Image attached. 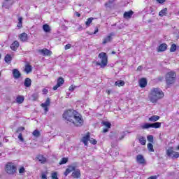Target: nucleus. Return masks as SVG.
<instances>
[{
    "label": "nucleus",
    "instance_id": "obj_61",
    "mask_svg": "<svg viewBox=\"0 0 179 179\" xmlns=\"http://www.w3.org/2000/svg\"><path fill=\"white\" fill-rule=\"evenodd\" d=\"M177 149L179 150V145L178 146Z\"/></svg>",
    "mask_w": 179,
    "mask_h": 179
},
{
    "label": "nucleus",
    "instance_id": "obj_31",
    "mask_svg": "<svg viewBox=\"0 0 179 179\" xmlns=\"http://www.w3.org/2000/svg\"><path fill=\"white\" fill-rule=\"evenodd\" d=\"M93 20H94V18L93 17H90L87 20L85 24L87 26V27H89V26H90L92 22H93Z\"/></svg>",
    "mask_w": 179,
    "mask_h": 179
},
{
    "label": "nucleus",
    "instance_id": "obj_52",
    "mask_svg": "<svg viewBox=\"0 0 179 179\" xmlns=\"http://www.w3.org/2000/svg\"><path fill=\"white\" fill-rule=\"evenodd\" d=\"M58 87H61L57 84L55 86L53 87V90H57Z\"/></svg>",
    "mask_w": 179,
    "mask_h": 179
},
{
    "label": "nucleus",
    "instance_id": "obj_45",
    "mask_svg": "<svg viewBox=\"0 0 179 179\" xmlns=\"http://www.w3.org/2000/svg\"><path fill=\"white\" fill-rule=\"evenodd\" d=\"M90 142L92 145H96L97 143V141L94 138H90Z\"/></svg>",
    "mask_w": 179,
    "mask_h": 179
},
{
    "label": "nucleus",
    "instance_id": "obj_6",
    "mask_svg": "<svg viewBox=\"0 0 179 179\" xmlns=\"http://www.w3.org/2000/svg\"><path fill=\"white\" fill-rule=\"evenodd\" d=\"M160 127H162V123L157 122L155 123H145L144 124L141 128L142 129H149V128H160Z\"/></svg>",
    "mask_w": 179,
    "mask_h": 179
},
{
    "label": "nucleus",
    "instance_id": "obj_26",
    "mask_svg": "<svg viewBox=\"0 0 179 179\" xmlns=\"http://www.w3.org/2000/svg\"><path fill=\"white\" fill-rule=\"evenodd\" d=\"M16 101H17V103H18V104H22V103H23V101H24V96H18L16 98Z\"/></svg>",
    "mask_w": 179,
    "mask_h": 179
},
{
    "label": "nucleus",
    "instance_id": "obj_54",
    "mask_svg": "<svg viewBox=\"0 0 179 179\" xmlns=\"http://www.w3.org/2000/svg\"><path fill=\"white\" fill-rule=\"evenodd\" d=\"M164 1L166 0H157V1L159 2V3H164Z\"/></svg>",
    "mask_w": 179,
    "mask_h": 179
},
{
    "label": "nucleus",
    "instance_id": "obj_38",
    "mask_svg": "<svg viewBox=\"0 0 179 179\" xmlns=\"http://www.w3.org/2000/svg\"><path fill=\"white\" fill-rule=\"evenodd\" d=\"M139 142L141 145H146V138L144 137H141L139 138Z\"/></svg>",
    "mask_w": 179,
    "mask_h": 179
},
{
    "label": "nucleus",
    "instance_id": "obj_18",
    "mask_svg": "<svg viewBox=\"0 0 179 179\" xmlns=\"http://www.w3.org/2000/svg\"><path fill=\"white\" fill-rule=\"evenodd\" d=\"M146 85H148V80L145 78H141L139 80V86L140 87H146Z\"/></svg>",
    "mask_w": 179,
    "mask_h": 179
},
{
    "label": "nucleus",
    "instance_id": "obj_49",
    "mask_svg": "<svg viewBox=\"0 0 179 179\" xmlns=\"http://www.w3.org/2000/svg\"><path fill=\"white\" fill-rule=\"evenodd\" d=\"M125 135H126L125 132H123L122 134V136H121V137L119 138V141H122V139H123L124 138H125Z\"/></svg>",
    "mask_w": 179,
    "mask_h": 179
},
{
    "label": "nucleus",
    "instance_id": "obj_42",
    "mask_svg": "<svg viewBox=\"0 0 179 179\" xmlns=\"http://www.w3.org/2000/svg\"><path fill=\"white\" fill-rule=\"evenodd\" d=\"M18 139L20 141V142H24V138H23L22 133H19Z\"/></svg>",
    "mask_w": 179,
    "mask_h": 179
},
{
    "label": "nucleus",
    "instance_id": "obj_16",
    "mask_svg": "<svg viewBox=\"0 0 179 179\" xmlns=\"http://www.w3.org/2000/svg\"><path fill=\"white\" fill-rule=\"evenodd\" d=\"M132 15H134V11L130 10L125 12L123 15L124 19H131L132 17Z\"/></svg>",
    "mask_w": 179,
    "mask_h": 179
},
{
    "label": "nucleus",
    "instance_id": "obj_13",
    "mask_svg": "<svg viewBox=\"0 0 179 179\" xmlns=\"http://www.w3.org/2000/svg\"><path fill=\"white\" fill-rule=\"evenodd\" d=\"M19 41H15L10 45V48L13 51H16L19 48Z\"/></svg>",
    "mask_w": 179,
    "mask_h": 179
},
{
    "label": "nucleus",
    "instance_id": "obj_4",
    "mask_svg": "<svg viewBox=\"0 0 179 179\" xmlns=\"http://www.w3.org/2000/svg\"><path fill=\"white\" fill-rule=\"evenodd\" d=\"M99 58H100L101 62H97L96 65H98L99 66H101V68H106L108 64L107 55L104 52H101L99 55Z\"/></svg>",
    "mask_w": 179,
    "mask_h": 179
},
{
    "label": "nucleus",
    "instance_id": "obj_60",
    "mask_svg": "<svg viewBox=\"0 0 179 179\" xmlns=\"http://www.w3.org/2000/svg\"><path fill=\"white\" fill-rule=\"evenodd\" d=\"M2 57V55L0 54V59H1V57Z\"/></svg>",
    "mask_w": 179,
    "mask_h": 179
},
{
    "label": "nucleus",
    "instance_id": "obj_32",
    "mask_svg": "<svg viewBox=\"0 0 179 179\" xmlns=\"http://www.w3.org/2000/svg\"><path fill=\"white\" fill-rule=\"evenodd\" d=\"M32 135L34 136H35V138H38L40 137V136L41 135V134L40 133V131L38 130H34L32 133Z\"/></svg>",
    "mask_w": 179,
    "mask_h": 179
},
{
    "label": "nucleus",
    "instance_id": "obj_58",
    "mask_svg": "<svg viewBox=\"0 0 179 179\" xmlns=\"http://www.w3.org/2000/svg\"><path fill=\"white\" fill-rule=\"evenodd\" d=\"M3 141L6 142V143H8L9 141V140H8V138H5L3 139Z\"/></svg>",
    "mask_w": 179,
    "mask_h": 179
},
{
    "label": "nucleus",
    "instance_id": "obj_41",
    "mask_svg": "<svg viewBox=\"0 0 179 179\" xmlns=\"http://www.w3.org/2000/svg\"><path fill=\"white\" fill-rule=\"evenodd\" d=\"M22 131H24V127H18L16 132L17 134H20L22 133Z\"/></svg>",
    "mask_w": 179,
    "mask_h": 179
},
{
    "label": "nucleus",
    "instance_id": "obj_50",
    "mask_svg": "<svg viewBox=\"0 0 179 179\" xmlns=\"http://www.w3.org/2000/svg\"><path fill=\"white\" fill-rule=\"evenodd\" d=\"M97 33H99V27H95V31H94V33H92V34H96Z\"/></svg>",
    "mask_w": 179,
    "mask_h": 179
},
{
    "label": "nucleus",
    "instance_id": "obj_24",
    "mask_svg": "<svg viewBox=\"0 0 179 179\" xmlns=\"http://www.w3.org/2000/svg\"><path fill=\"white\" fill-rule=\"evenodd\" d=\"M43 31L45 33H50L51 31V28L50 27V25L45 24L43 26Z\"/></svg>",
    "mask_w": 179,
    "mask_h": 179
},
{
    "label": "nucleus",
    "instance_id": "obj_12",
    "mask_svg": "<svg viewBox=\"0 0 179 179\" xmlns=\"http://www.w3.org/2000/svg\"><path fill=\"white\" fill-rule=\"evenodd\" d=\"M90 140V133L88 132L86 136L83 137L82 142L85 146H87V142Z\"/></svg>",
    "mask_w": 179,
    "mask_h": 179
},
{
    "label": "nucleus",
    "instance_id": "obj_11",
    "mask_svg": "<svg viewBox=\"0 0 179 179\" xmlns=\"http://www.w3.org/2000/svg\"><path fill=\"white\" fill-rule=\"evenodd\" d=\"M13 76L14 79H19L22 76V73L18 69H15L13 70Z\"/></svg>",
    "mask_w": 179,
    "mask_h": 179
},
{
    "label": "nucleus",
    "instance_id": "obj_3",
    "mask_svg": "<svg viewBox=\"0 0 179 179\" xmlns=\"http://www.w3.org/2000/svg\"><path fill=\"white\" fill-rule=\"evenodd\" d=\"M177 78V74L174 71H169L166 75V82L168 85H173L176 83V78Z\"/></svg>",
    "mask_w": 179,
    "mask_h": 179
},
{
    "label": "nucleus",
    "instance_id": "obj_29",
    "mask_svg": "<svg viewBox=\"0 0 179 179\" xmlns=\"http://www.w3.org/2000/svg\"><path fill=\"white\" fill-rule=\"evenodd\" d=\"M31 71H32V69L31 65L27 64L25 66L24 71L26 72V73H30Z\"/></svg>",
    "mask_w": 179,
    "mask_h": 179
},
{
    "label": "nucleus",
    "instance_id": "obj_27",
    "mask_svg": "<svg viewBox=\"0 0 179 179\" xmlns=\"http://www.w3.org/2000/svg\"><path fill=\"white\" fill-rule=\"evenodd\" d=\"M64 83H65V80H64V78L62 77H59L58 79H57V85L58 86H62L64 85Z\"/></svg>",
    "mask_w": 179,
    "mask_h": 179
},
{
    "label": "nucleus",
    "instance_id": "obj_30",
    "mask_svg": "<svg viewBox=\"0 0 179 179\" xmlns=\"http://www.w3.org/2000/svg\"><path fill=\"white\" fill-rule=\"evenodd\" d=\"M166 13H167V9L164 8L163 10L159 11V16H160L161 17H163V16H164V15H166Z\"/></svg>",
    "mask_w": 179,
    "mask_h": 179
},
{
    "label": "nucleus",
    "instance_id": "obj_14",
    "mask_svg": "<svg viewBox=\"0 0 179 179\" xmlns=\"http://www.w3.org/2000/svg\"><path fill=\"white\" fill-rule=\"evenodd\" d=\"M136 162L139 163V164H145V158H143L142 155H138L136 157Z\"/></svg>",
    "mask_w": 179,
    "mask_h": 179
},
{
    "label": "nucleus",
    "instance_id": "obj_37",
    "mask_svg": "<svg viewBox=\"0 0 179 179\" xmlns=\"http://www.w3.org/2000/svg\"><path fill=\"white\" fill-rule=\"evenodd\" d=\"M148 149L149 150V152H155V150L153 149V144L149 143L148 144Z\"/></svg>",
    "mask_w": 179,
    "mask_h": 179
},
{
    "label": "nucleus",
    "instance_id": "obj_19",
    "mask_svg": "<svg viewBox=\"0 0 179 179\" xmlns=\"http://www.w3.org/2000/svg\"><path fill=\"white\" fill-rule=\"evenodd\" d=\"M160 120V116L159 115H152L150 117H149L148 121L150 122H156V121H159Z\"/></svg>",
    "mask_w": 179,
    "mask_h": 179
},
{
    "label": "nucleus",
    "instance_id": "obj_36",
    "mask_svg": "<svg viewBox=\"0 0 179 179\" xmlns=\"http://www.w3.org/2000/svg\"><path fill=\"white\" fill-rule=\"evenodd\" d=\"M33 101H36L38 99V93L36 92L31 95Z\"/></svg>",
    "mask_w": 179,
    "mask_h": 179
},
{
    "label": "nucleus",
    "instance_id": "obj_5",
    "mask_svg": "<svg viewBox=\"0 0 179 179\" xmlns=\"http://www.w3.org/2000/svg\"><path fill=\"white\" fill-rule=\"evenodd\" d=\"M16 167L15 164L12 162H8L6 165V171L7 174H10V176H13L16 173Z\"/></svg>",
    "mask_w": 179,
    "mask_h": 179
},
{
    "label": "nucleus",
    "instance_id": "obj_22",
    "mask_svg": "<svg viewBox=\"0 0 179 179\" xmlns=\"http://www.w3.org/2000/svg\"><path fill=\"white\" fill-rule=\"evenodd\" d=\"M166 50H167V44L166 43L161 44L158 48L159 52L166 51Z\"/></svg>",
    "mask_w": 179,
    "mask_h": 179
},
{
    "label": "nucleus",
    "instance_id": "obj_40",
    "mask_svg": "<svg viewBox=\"0 0 179 179\" xmlns=\"http://www.w3.org/2000/svg\"><path fill=\"white\" fill-rule=\"evenodd\" d=\"M147 139H148V142L153 143V136H152V135L148 136Z\"/></svg>",
    "mask_w": 179,
    "mask_h": 179
},
{
    "label": "nucleus",
    "instance_id": "obj_51",
    "mask_svg": "<svg viewBox=\"0 0 179 179\" xmlns=\"http://www.w3.org/2000/svg\"><path fill=\"white\" fill-rule=\"evenodd\" d=\"M41 179H47V175H45V173H42Z\"/></svg>",
    "mask_w": 179,
    "mask_h": 179
},
{
    "label": "nucleus",
    "instance_id": "obj_7",
    "mask_svg": "<svg viewBox=\"0 0 179 179\" xmlns=\"http://www.w3.org/2000/svg\"><path fill=\"white\" fill-rule=\"evenodd\" d=\"M166 153L169 157H175V159H178L179 157V152L174 151V148L173 147H169L166 149Z\"/></svg>",
    "mask_w": 179,
    "mask_h": 179
},
{
    "label": "nucleus",
    "instance_id": "obj_28",
    "mask_svg": "<svg viewBox=\"0 0 179 179\" xmlns=\"http://www.w3.org/2000/svg\"><path fill=\"white\" fill-rule=\"evenodd\" d=\"M115 86H118V87H121V86H124L125 85V82L123 80H117L115 83Z\"/></svg>",
    "mask_w": 179,
    "mask_h": 179
},
{
    "label": "nucleus",
    "instance_id": "obj_25",
    "mask_svg": "<svg viewBox=\"0 0 179 179\" xmlns=\"http://www.w3.org/2000/svg\"><path fill=\"white\" fill-rule=\"evenodd\" d=\"M4 61L6 64H10V62H12V56H10V55H6Z\"/></svg>",
    "mask_w": 179,
    "mask_h": 179
},
{
    "label": "nucleus",
    "instance_id": "obj_17",
    "mask_svg": "<svg viewBox=\"0 0 179 179\" xmlns=\"http://www.w3.org/2000/svg\"><path fill=\"white\" fill-rule=\"evenodd\" d=\"M72 176L73 178H80V170L75 169L72 173Z\"/></svg>",
    "mask_w": 179,
    "mask_h": 179
},
{
    "label": "nucleus",
    "instance_id": "obj_48",
    "mask_svg": "<svg viewBox=\"0 0 179 179\" xmlns=\"http://www.w3.org/2000/svg\"><path fill=\"white\" fill-rule=\"evenodd\" d=\"M71 47H72V45L71 44H67L64 46V49L65 50H69V48H71Z\"/></svg>",
    "mask_w": 179,
    "mask_h": 179
},
{
    "label": "nucleus",
    "instance_id": "obj_2",
    "mask_svg": "<svg viewBox=\"0 0 179 179\" xmlns=\"http://www.w3.org/2000/svg\"><path fill=\"white\" fill-rule=\"evenodd\" d=\"M148 97L151 103H157L158 100L164 97V93L160 88H152Z\"/></svg>",
    "mask_w": 179,
    "mask_h": 179
},
{
    "label": "nucleus",
    "instance_id": "obj_35",
    "mask_svg": "<svg viewBox=\"0 0 179 179\" xmlns=\"http://www.w3.org/2000/svg\"><path fill=\"white\" fill-rule=\"evenodd\" d=\"M177 50V45L176 44H172L170 48L171 52H176V50Z\"/></svg>",
    "mask_w": 179,
    "mask_h": 179
},
{
    "label": "nucleus",
    "instance_id": "obj_39",
    "mask_svg": "<svg viewBox=\"0 0 179 179\" xmlns=\"http://www.w3.org/2000/svg\"><path fill=\"white\" fill-rule=\"evenodd\" d=\"M66 163H68L67 158H62V160L59 162V164H66Z\"/></svg>",
    "mask_w": 179,
    "mask_h": 179
},
{
    "label": "nucleus",
    "instance_id": "obj_43",
    "mask_svg": "<svg viewBox=\"0 0 179 179\" xmlns=\"http://www.w3.org/2000/svg\"><path fill=\"white\" fill-rule=\"evenodd\" d=\"M9 0H5V2L3 3V6L6 8V9H9V6H8V2Z\"/></svg>",
    "mask_w": 179,
    "mask_h": 179
},
{
    "label": "nucleus",
    "instance_id": "obj_23",
    "mask_svg": "<svg viewBox=\"0 0 179 179\" xmlns=\"http://www.w3.org/2000/svg\"><path fill=\"white\" fill-rule=\"evenodd\" d=\"M21 41H27V34L22 33L19 36Z\"/></svg>",
    "mask_w": 179,
    "mask_h": 179
},
{
    "label": "nucleus",
    "instance_id": "obj_59",
    "mask_svg": "<svg viewBox=\"0 0 179 179\" xmlns=\"http://www.w3.org/2000/svg\"><path fill=\"white\" fill-rule=\"evenodd\" d=\"M112 54H115V52H112Z\"/></svg>",
    "mask_w": 179,
    "mask_h": 179
},
{
    "label": "nucleus",
    "instance_id": "obj_57",
    "mask_svg": "<svg viewBox=\"0 0 179 179\" xmlns=\"http://www.w3.org/2000/svg\"><path fill=\"white\" fill-rule=\"evenodd\" d=\"M137 71H142V66H139L137 68Z\"/></svg>",
    "mask_w": 179,
    "mask_h": 179
},
{
    "label": "nucleus",
    "instance_id": "obj_34",
    "mask_svg": "<svg viewBox=\"0 0 179 179\" xmlns=\"http://www.w3.org/2000/svg\"><path fill=\"white\" fill-rule=\"evenodd\" d=\"M22 23H23V17H18V24H17V27H22Z\"/></svg>",
    "mask_w": 179,
    "mask_h": 179
},
{
    "label": "nucleus",
    "instance_id": "obj_9",
    "mask_svg": "<svg viewBox=\"0 0 179 179\" xmlns=\"http://www.w3.org/2000/svg\"><path fill=\"white\" fill-rule=\"evenodd\" d=\"M114 36H115V34L114 32H111L109 34L108 36H106L103 41V44H107V43H110L111 40H113V38Z\"/></svg>",
    "mask_w": 179,
    "mask_h": 179
},
{
    "label": "nucleus",
    "instance_id": "obj_8",
    "mask_svg": "<svg viewBox=\"0 0 179 179\" xmlns=\"http://www.w3.org/2000/svg\"><path fill=\"white\" fill-rule=\"evenodd\" d=\"M101 124H102V125L106 127V128L103 129L102 132L103 134L108 132V129H110V128H111V123L109 122L103 121L101 122Z\"/></svg>",
    "mask_w": 179,
    "mask_h": 179
},
{
    "label": "nucleus",
    "instance_id": "obj_56",
    "mask_svg": "<svg viewBox=\"0 0 179 179\" xmlns=\"http://www.w3.org/2000/svg\"><path fill=\"white\" fill-rule=\"evenodd\" d=\"M43 108H44V110H45V111L47 113V112H48V106H45V107H43Z\"/></svg>",
    "mask_w": 179,
    "mask_h": 179
},
{
    "label": "nucleus",
    "instance_id": "obj_15",
    "mask_svg": "<svg viewBox=\"0 0 179 179\" xmlns=\"http://www.w3.org/2000/svg\"><path fill=\"white\" fill-rule=\"evenodd\" d=\"M76 169V166H69V168H67L66 169V171L64 172V176L66 177V176H68L69 173H72V171H75Z\"/></svg>",
    "mask_w": 179,
    "mask_h": 179
},
{
    "label": "nucleus",
    "instance_id": "obj_62",
    "mask_svg": "<svg viewBox=\"0 0 179 179\" xmlns=\"http://www.w3.org/2000/svg\"><path fill=\"white\" fill-rule=\"evenodd\" d=\"M0 76H1V73H0Z\"/></svg>",
    "mask_w": 179,
    "mask_h": 179
},
{
    "label": "nucleus",
    "instance_id": "obj_21",
    "mask_svg": "<svg viewBox=\"0 0 179 179\" xmlns=\"http://www.w3.org/2000/svg\"><path fill=\"white\" fill-rule=\"evenodd\" d=\"M36 160H38V162H40V163H45V162H47V159L45 157H44V156L43 155H38L36 157Z\"/></svg>",
    "mask_w": 179,
    "mask_h": 179
},
{
    "label": "nucleus",
    "instance_id": "obj_53",
    "mask_svg": "<svg viewBox=\"0 0 179 179\" xmlns=\"http://www.w3.org/2000/svg\"><path fill=\"white\" fill-rule=\"evenodd\" d=\"M43 94H47L48 93V90H47V89H43Z\"/></svg>",
    "mask_w": 179,
    "mask_h": 179
},
{
    "label": "nucleus",
    "instance_id": "obj_46",
    "mask_svg": "<svg viewBox=\"0 0 179 179\" xmlns=\"http://www.w3.org/2000/svg\"><path fill=\"white\" fill-rule=\"evenodd\" d=\"M75 89H76V86H75V85H71V86L69 87V90L70 92H73V91L75 90Z\"/></svg>",
    "mask_w": 179,
    "mask_h": 179
},
{
    "label": "nucleus",
    "instance_id": "obj_20",
    "mask_svg": "<svg viewBox=\"0 0 179 179\" xmlns=\"http://www.w3.org/2000/svg\"><path fill=\"white\" fill-rule=\"evenodd\" d=\"M24 85L25 87H30L31 86V79L27 78L24 80Z\"/></svg>",
    "mask_w": 179,
    "mask_h": 179
},
{
    "label": "nucleus",
    "instance_id": "obj_1",
    "mask_svg": "<svg viewBox=\"0 0 179 179\" xmlns=\"http://www.w3.org/2000/svg\"><path fill=\"white\" fill-rule=\"evenodd\" d=\"M63 120L66 124H73L76 127H82L83 125V118L75 110H65L62 115Z\"/></svg>",
    "mask_w": 179,
    "mask_h": 179
},
{
    "label": "nucleus",
    "instance_id": "obj_47",
    "mask_svg": "<svg viewBox=\"0 0 179 179\" xmlns=\"http://www.w3.org/2000/svg\"><path fill=\"white\" fill-rule=\"evenodd\" d=\"M24 171H26V170L24 169V167H21L20 169H19V173L20 174H23V173H24Z\"/></svg>",
    "mask_w": 179,
    "mask_h": 179
},
{
    "label": "nucleus",
    "instance_id": "obj_10",
    "mask_svg": "<svg viewBox=\"0 0 179 179\" xmlns=\"http://www.w3.org/2000/svg\"><path fill=\"white\" fill-rule=\"evenodd\" d=\"M41 55H43L44 57H48L51 55V52L50 50L48 49H42V50H37Z\"/></svg>",
    "mask_w": 179,
    "mask_h": 179
},
{
    "label": "nucleus",
    "instance_id": "obj_55",
    "mask_svg": "<svg viewBox=\"0 0 179 179\" xmlns=\"http://www.w3.org/2000/svg\"><path fill=\"white\" fill-rule=\"evenodd\" d=\"M76 16H77V17H80V13H79L78 12H76Z\"/></svg>",
    "mask_w": 179,
    "mask_h": 179
},
{
    "label": "nucleus",
    "instance_id": "obj_33",
    "mask_svg": "<svg viewBox=\"0 0 179 179\" xmlns=\"http://www.w3.org/2000/svg\"><path fill=\"white\" fill-rule=\"evenodd\" d=\"M50 98H48L45 103H41V107H48L50 106Z\"/></svg>",
    "mask_w": 179,
    "mask_h": 179
},
{
    "label": "nucleus",
    "instance_id": "obj_44",
    "mask_svg": "<svg viewBox=\"0 0 179 179\" xmlns=\"http://www.w3.org/2000/svg\"><path fill=\"white\" fill-rule=\"evenodd\" d=\"M52 179H58V175L57 172L52 173Z\"/></svg>",
    "mask_w": 179,
    "mask_h": 179
}]
</instances>
